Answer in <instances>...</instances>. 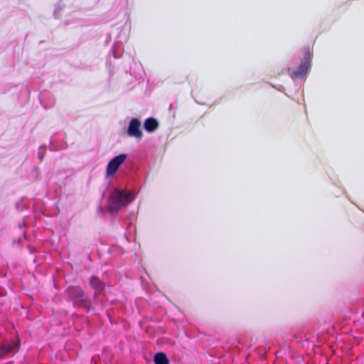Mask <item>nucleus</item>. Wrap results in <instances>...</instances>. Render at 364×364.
Segmentation results:
<instances>
[{
    "mask_svg": "<svg viewBox=\"0 0 364 364\" xmlns=\"http://www.w3.org/2000/svg\"><path fill=\"white\" fill-rule=\"evenodd\" d=\"M134 193L127 189L114 188L109 197L107 210L114 215L134 200Z\"/></svg>",
    "mask_w": 364,
    "mask_h": 364,
    "instance_id": "nucleus-1",
    "label": "nucleus"
},
{
    "mask_svg": "<svg viewBox=\"0 0 364 364\" xmlns=\"http://www.w3.org/2000/svg\"><path fill=\"white\" fill-rule=\"evenodd\" d=\"M127 159V155L125 154H121L112 159L107 166V176L109 177L113 176L117 171L119 166L126 161Z\"/></svg>",
    "mask_w": 364,
    "mask_h": 364,
    "instance_id": "nucleus-2",
    "label": "nucleus"
},
{
    "mask_svg": "<svg viewBox=\"0 0 364 364\" xmlns=\"http://www.w3.org/2000/svg\"><path fill=\"white\" fill-rule=\"evenodd\" d=\"M68 292L75 305L84 306L87 304V297L83 291L79 287H69Z\"/></svg>",
    "mask_w": 364,
    "mask_h": 364,
    "instance_id": "nucleus-3",
    "label": "nucleus"
},
{
    "mask_svg": "<svg viewBox=\"0 0 364 364\" xmlns=\"http://www.w3.org/2000/svg\"><path fill=\"white\" fill-rule=\"evenodd\" d=\"M140 127L141 122L138 119H132L127 129V134L131 137L141 139L142 136V132L140 129Z\"/></svg>",
    "mask_w": 364,
    "mask_h": 364,
    "instance_id": "nucleus-4",
    "label": "nucleus"
},
{
    "mask_svg": "<svg viewBox=\"0 0 364 364\" xmlns=\"http://www.w3.org/2000/svg\"><path fill=\"white\" fill-rule=\"evenodd\" d=\"M310 66V54L306 53L305 55V60L303 61L299 68L294 71L291 77L301 78L304 77Z\"/></svg>",
    "mask_w": 364,
    "mask_h": 364,
    "instance_id": "nucleus-5",
    "label": "nucleus"
},
{
    "mask_svg": "<svg viewBox=\"0 0 364 364\" xmlns=\"http://www.w3.org/2000/svg\"><path fill=\"white\" fill-rule=\"evenodd\" d=\"M90 284L95 289V299L96 302L100 301L98 296L102 294L105 288V284L97 277L92 276L90 279Z\"/></svg>",
    "mask_w": 364,
    "mask_h": 364,
    "instance_id": "nucleus-6",
    "label": "nucleus"
},
{
    "mask_svg": "<svg viewBox=\"0 0 364 364\" xmlns=\"http://www.w3.org/2000/svg\"><path fill=\"white\" fill-rule=\"evenodd\" d=\"M19 347L18 341H14L11 343L4 344L0 346V352L2 355H5L16 350Z\"/></svg>",
    "mask_w": 364,
    "mask_h": 364,
    "instance_id": "nucleus-7",
    "label": "nucleus"
},
{
    "mask_svg": "<svg viewBox=\"0 0 364 364\" xmlns=\"http://www.w3.org/2000/svg\"><path fill=\"white\" fill-rule=\"evenodd\" d=\"M158 126V122L154 118H148L144 122V129L149 132L155 131Z\"/></svg>",
    "mask_w": 364,
    "mask_h": 364,
    "instance_id": "nucleus-8",
    "label": "nucleus"
},
{
    "mask_svg": "<svg viewBox=\"0 0 364 364\" xmlns=\"http://www.w3.org/2000/svg\"><path fill=\"white\" fill-rule=\"evenodd\" d=\"M155 364H168V360L166 354L163 353H158L154 356Z\"/></svg>",
    "mask_w": 364,
    "mask_h": 364,
    "instance_id": "nucleus-9",
    "label": "nucleus"
},
{
    "mask_svg": "<svg viewBox=\"0 0 364 364\" xmlns=\"http://www.w3.org/2000/svg\"><path fill=\"white\" fill-rule=\"evenodd\" d=\"M46 147L44 146H41L38 149V156L40 161H42L43 159L44 154L46 152Z\"/></svg>",
    "mask_w": 364,
    "mask_h": 364,
    "instance_id": "nucleus-10",
    "label": "nucleus"
},
{
    "mask_svg": "<svg viewBox=\"0 0 364 364\" xmlns=\"http://www.w3.org/2000/svg\"><path fill=\"white\" fill-rule=\"evenodd\" d=\"M112 52H113V55H114V57L115 58H119V56H118V55L117 54V53H116V51H115V50H114V49L113 50V51H112Z\"/></svg>",
    "mask_w": 364,
    "mask_h": 364,
    "instance_id": "nucleus-11",
    "label": "nucleus"
},
{
    "mask_svg": "<svg viewBox=\"0 0 364 364\" xmlns=\"http://www.w3.org/2000/svg\"><path fill=\"white\" fill-rule=\"evenodd\" d=\"M16 207H17V208H18V203H16Z\"/></svg>",
    "mask_w": 364,
    "mask_h": 364,
    "instance_id": "nucleus-12",
    "label": "nucleus"
}]
</instances>
